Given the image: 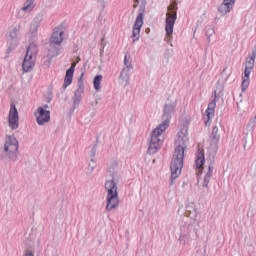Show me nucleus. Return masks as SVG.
<instances>
[{"label": "nucleus", "instance_id": "1", "mask_svg": "<svg viewBox=\"0 0 256 256\" xmlns=\"http://www.w3.org/2000/svg\"><path fill=\"white\" fill-rule=\"evenodd\" d=\"M178 103L179 100H177V97H170L166 99L162 115V123L159 124L151 133L148 147L149 155H155V153L161 149V143H163L161 135L167 131V127H169V124L171 123V119L175 114V109H177Z\"/></svg>", "mask_w": 256, "mask_h": 256}, {"label": "nucleus", "instance_id": "2", "mask_svg": "<svg viewBox=\"0 0 256 256\" xmlns=\"http://www.w3.org/2000/svg\"><path fill=\"white\" fill-rule=\"evenodd\" d=\"M189 132L187 128L183 127L178 132V145L175 148L173 159L170 164L171 171V183H174L175 179L181 175V169H183V160L185 159V149H187V143L189 141Z\"/></svg>", "mask_w": 256, "mask_h": 256}, {"label": "nucleus", "instance_id": "3", "mask_svg": "<svg viewBox=\"0 0 256 256\" xmlns=\"http://www.w3.org/2000/svg\"><path fill=\"white\" fill-rule=\"evenodd\" d=\"M19 140L15 135H6L3 151L0 153L2 161H12L15 163L19 158Z\"/></svg>", "mask_w": 256, "mask_h": 256}, {"label": "nucleus", "instance_id": "4", "mask_svg": "<svg viewBox=\"0 0 256 256\" xmlns=\"http://www.w3.org/2000/svg\"><path fill=\"white\" fill-rule=\"evenodd\" d=\"M105 189L107 191L106 196V211H113L119 207V192H117V183L115 180H107L105 182Z\"/></svg>", "mask_w": 256, "mask_h": 256}, {"label": "nucleus", "instance_id": "5", "mask_svg": "<svg viewBox=\"0 0 256 256\" xmlns=\"http://www.w3.org/2000/svg\"><path fill=\"white\" fill-rule=\"evenodd\" d=\"M255 59H256V50H253L252 53L248 55L245 61L244 76L242 77V84H241V89L243 92L249 89V83H250L249 77L251 76V72L255 67Z\"/></svg>", "mask_w": 256, "mask_h": 256}, {"label": "nucleus", "instance_id": "6", "mask_svg": "<svg viewBox=\"0 0 256 256\" xmlns=\"http://www.w3.org/2000/svg\"><path fill=\"white\" fill-rule=\"evenodd\" d=\"M194 237H196V239L199 238V235L197 234V229H195V226L191 224L181 226L180 236L178 239L181 245H191V241H193Z\"/></svg>", "mask_w": 256, "mask_h": 256}, {"label": "nucleus", "instance_id": "7", "mask_svg": "<svg viewBox=\"0 0 256 256\" xmlns=\"http://www.w3.org/2000/svg\"><path fill=\"white\" fill-rule=\"evenodd\" d=\"M177 21V12L176 11H172V12H168L166 14V21H165V33H166V37H165V41H171V39H173V29H175V23Z\"/></svg>", "mask_w": 256, "mask_h": 256}, {"label": "nucleus", "instance_id": "8", "mask_svg": "<svg viewBox=\"0 0 256 256\" xmlns=\"http://www.w3.org/2000/svg\"><path fill=\"white\" fill-rule=\"evenodd\" d=\"M143 19H145V14H143V10L140 11L136 17V20L132 27V41L133 43H137L139 39H141V29L143 28Z\"/></svg>", "mask_w": 256, "mask_h": 256}, {"label": "nucleus", "instance_id": "9", "mask_svg": "<svg viewBox=\"0 0 256 256\" xmlns=\"http://www.w3.org/2000/svg\"><path fill=\"white\" fill-rule=\"evenodd\" d=\"M8 127L12 131L19 129V112L17 111V106H15L14 103L10 105L8 114Z\"/></svg>", "mask_w": 256, "mask_h": 256}, {"label": "nucleus", "instance_id": "10", "mask_svg": "<svg viewBox=\"0 0 256 256\" xmlns=\"http://www.w3.org/2000/svg\"><path fill=\"white\" fill-rule=\"evenodd\" d=\"M62 49L63 47L61 46V44H55V43L49 42L48 55H47L48 60L44 61L45 67H49L51 65V60L54 57H58V55H61Z\"/></svg>", "mask_w": 256, "mask_h": 256}, {"label": "nucleus", "instance_id": "11", "mask_svg": "<svg viewBox=\"0 0 256 256\" xmlns=\"http://www.w3.org/2000/svg\"><path fill=\"white\" fill-rule=\"evenodd\" d=\"M19 41V28L15 27L8 33V51H13L14 49H17V47L19 46Z\"/></svg>", "mask_w": 256, "mask_h": 256}, {"label": "nucleus", "instance_id": "12", "mask_svg": "<svg viewBox=\"0 0 256 256\" xmlns=\"http://www.w3.org/2000/svg\"><path fill=\"white\" fill-rule=\"evenodd\" d=\"M36 123L38 125H43L44 123H49L51 121V111L43 110V108H37L35 112Z\"/></svg>", "mask_w": 256, "mask_h": 256}, {"label": "nucleus", "instance_id": "13", "mask_svg": "<svg viewBox=\"0 0 256 256\" xmlns=\"http://www.w3.org/2000/svg\"><path fill=\"white\" fill-rule=\"evenodd\" d=\"M217 101H219V98L215 97L214 100L208 104V107L205 111L206 117L208 119L205 122L206 127H209L211 125V119L215 117V107H217Z\"/></svg>", "mask_w": 256, "mask_h": 256}, {"label": "nucleus", "instance_id": "14", "mask_svg": "<svg viewBox=\"0 0 256 256\" xmlns=\"http://www.w3.org/2000/svg\"><path fill=\"white\" fill-rule=\"evenodd\" d=\"M75 67H77V62L71 64V67L66 71L64 78L63 89H67L71 83H73V75L75 74Z\"/></svg>", "mask_w": 256, "mask_h": 256}, {"label": "nucleus", "instance_id": "15", "mask_svg": "<svg viewBox=\"0 0 256 256\" xmlns=\"http://www.w3.org/2000/svg\"><path fill=\"white\" fill-rule=\"evenodd\" d=\"M36 60L37 58L26 54L22 63V71L24 73H29V71H31L35 67Z\"/></svg>", "mask_w": 256, "mask_h": 256}, {"label": "nucleus", "instance_id": "16", "mask_svg": "<svg viewBox=\"0 0 256 256\" xmlns=\"http://www.w3.org/2000/svg\"><path fill=\"white\" fill-rule=\"evenodd\" d=\"M219 139H221V136L219 135V128L217 126H214L210 134V146L213 149V151H215V153H217V144L219 143Z\"/></svg>", "mask_w": 256, "mask_h": 256}, {"label": "nucleus", "instance_id": "17", "mask_svg": "<svg viewBox=\"0 0 256 256\" xmlns=\"http://www.w3.org/2000/svg\"><path fill=\"white\" fill-rule=\"evenodd\" d=\"M49 43L61 45V43H63V29L59 27L55 28L50 37Z\"/></svg>", "mask_w": 256, "mask_h": 256}, {"label": "nucleus", "instance_id": "18", "mask_svg": "<svg viewBox=\"0 0 256 256\" xmlns=\"http://www.w3.org/2000/svg\"><path fill=\"white\" fill-rule=\"evenodd\" d=\"M213 169V162H210L202 182V187H204L205 189H209V183L211 181V178L213 177Z\"/></svg>", "mask_w": 256, "mask_h": 256}, {"label": "nucleus", "instance_id": "19", "mask_svg": "<svg viewBox=\"0 0 256 256\" xmlns=\"http://www.w3.org/2000/svg\"><path fill=\"white\" fill-rule=\"evenodd\" d=\"M130 79H131V71L121 70L120 75H119V79H118L120 85H122V87L129 86Z\"/></svg>", "mask_w": 256, "mask_h": 256}, {"label": "nucleus", "instance_id": "20", "mask_svg": "<svg viewBox=\"0 0 256 256\" xmlns=\"http://www.w3.org/2000/svg\"><path fill=\"white\" fill-rule=\"evenodd\" d=\"M41 21H43V18L40 14L36 15L33 19L32 23L30 24V33L32 35H35L37 31H39V26L41 25Z\"/></svg>", "mask_w": 256, "mask_h": 256}, {"label": "nucleus", "instance_id": "21", "mask_svg": "<svg viewBox=\"0 0 256 256\" xmlns=\"http://www.w3.org/2000/svg\"><path fill=\"white\" fill-rule=\"evenodd\" d=\"M35 9V0H26L23 4V7L19 10V14L21 13H31Z\"/></svg>", "mask_w": 256, "mask_h": 256}, {"label": "nucleus", "instance_id": "22", "mask_svg": "<svg viewBox=\"0 0 256 256\" xmlns=\"http://www.w3.org/2000/svg\"><path fill=\"white\" fill-rule=\"evenodd\" d=\"M37 53H39V46L35 43H31L28 46L26 55H29V57H34V59H37Z\"/></svg>", "mask_w": 256, "mask_h": 256}, {"label": "nucleus", "instance_id": "23", "mask_svg": "<svg viewBox=\"0 0 256 256\" xmlns=\"http://www.w3.org/2000/svg\"><path fill=\"white\" fill-rule=\"evenodd\" d=\"M196 167L197 169H201V167H203V165H205V154L201 151H198V153L196 154Z\"/></svg>", "mask_w": 256, "mask_h": 256}, {"label": "nucleus", "instance_id": "24", "mask_svg": "<svg viewBox=\"0 0 256 256\" xmlns=\"http://www.w3.org/2000/svg\"><path fill=\"white\" fill-rule=\"evenodd\" d=\"M122 70L133 71V63L131 62V57L127 54L124 56V66Z\"/></svg>", "mask_w": 256, "mask_h": 256}, {"label": "nucleus", "instance_id": "25", "mask_svg": "<svg viewBox=\"0 0 256 256\" xmlns=\"http://www.w3.org/2000/svg\"><path fill=\"white\" fill-rule=\"evenodd\" d=\"M101 81H103V75L99 74L94 77L93 85L95 91H101Z\"/></svg>", "mask_w": 256, "mask_h": 256}, {"label": "nucleus", "instance_id": "26", "mask_svg": "<svg viewBox=\"0 0 256 256\" xmlns=\"http://www.w3.org/2000/svg\"><path fill=\"white\" fill-rule=\"evenodd\" d=\"M217 11L222 15V17L227 15V13H231L230 8H228L223 2L218 6Z\"/></svg>", "mask_w": 256, "mask_h": 256}, {"label": "nucleus", "instance_id": "27", "mask_svg": "<svg viewBox=\"0 0 256 256\" xmlns=\"http://www.w3.org/2000/svg\"><path fill=\"white\" fill-rule=\"evenodd\" d=\"M214 36H215V29L213 27L207 28L206 37H207L208 43H211Z\"/></svg>", "mask_w": 256, "mask_h": 256}, {"label": "nucleus", "instance_id": "28", "mask_svg": "<svg viewBox=\"0 0 256 256\" xmlns=\"http://www.w3.org/2000/svg\"><path fill=\"white\" fill-rule=\"evenodd\" d=\"M237 0H223V4L228 8L230 9L231 11L233 10V7H235V2Z\"/></svg>", "mask_w": 256, "mask_h": 256}, {"label": "nucleus", "instance_id": "29", "mask_svg": "<svg viewBox=\"0 0 256 256\" xmlns=\"http://www.w3.org/2000/svg\"><path fill=\"white\" fill-rule=\"evenodd\" d=\"M72 110L71 112L73 113L75 111V109H77V107H79V103H81V98L76 97V98H72Z\"/></svg>", "mask_w": 256, "mask_h": 256}, {"label": "nucleus", "instance_id": "30", "mask_svg": "<svg viewBox=\"0 0 256 256\" xmlns=\"http://www.w3.org/2000/svg\"><path fill=\"white\" fill-rule=\"evenodd\" d=\"M95 167H97V163L95 162V159L91 158L88 164L89 173H93V171L95 170Z\"/></svg>", "mask_w": 256, "mask_h": 256}, {"label": "nucleus", "instance_id": "31", "mask_svg": "<svg viewBox=\"0 0 256 256\" xmlns=\"http://www.w3.org/2000/svg\"><path fill=\"white\" fill-rule=\"evenodd\" d=\"M96 153H97V144H95L90 150V159H95Z\"/></svg>", "mask_w": 256, "mask_h": 256}, {"label": "nucleus", "instance_id": "32", "mask_svg": "<svg viewBox=\"0 0 256 256\" xmlns=\"http://www.w3.org/2000/svg\"><path fill=\"white\" fill-rule=\"evenodd\" d=\"M101 101V98H92L91 105L92 107H95Z\"/></svg>", "mask_w": 256, "mask_h": 256}, {"label": "nucleus", "instance_id": "33", "mask_svg": "<svg viewBox=\"0 0 256 256\" xmlns=\"http://www.w3.org/2000/svg\"><path fill=\"white\" fill-rule=\"evenodd\" d=\"M38 109H43V111H47V109H49V105L43 104L42 106H39Z\"/></svg>", "mask_w": 256, "mask_h": 256}, {"label": "nucleus", "instance_id": "34", "mask_svg": "<svg viewBox=\"0 0 256 256\" xmlns=\"http://www.w3.org/2000/svg\"><path fill=\"white\" fill-rule=\"evenodd\" d=\"M25 256H33L31 252H27Z\"/></svg>", "mask_w": 256, "mask_h": 256}, {"label": "nucleus", "instance_id": "35", "mask_svg": "<svg viewBox=\"0 0 256 256\" xmlns=\"http://www.w3.org/2000/svg\"><path fill=\"white\" fill-rule=\"evenodd\" d=\"M47 101H48V103H51V98H48V100H47Z\"/></svg>", "mask_w": 256, "mask_h": 256}, {"label": "nucleus", "instance_id": "36", "mask_svg": "<svg viewBox=\"0 0 256 256\" xmlns=\"http://www.w3.org/2000/svg\"><path fill=\"white\" fill-rule=\"evenodd\" d=\"M136 3H139V0H136Z\"/></svg>", "mask_w": 256, "mask_h": 256}]
</instances>
